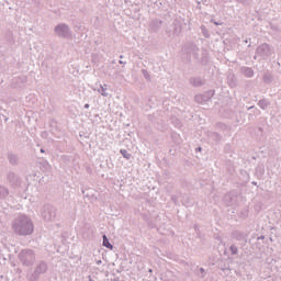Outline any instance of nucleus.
Returning <instances> with one entry per match:
<instances>
[{"label":"nucleus","mask_w":281,"mask_h":281,"mask_svg":"<svg viewBox=\"0 0 281 281\" xmlns=\"http://www.w3.org/2000/svg\"><path fill=\"white\" fill-rule=\"evenodd\" d=\"M193 50H192V54H196V52H199V48L196 47V45H193Z\"/></svg>","instance_id":"nucleus-19"},{"label":"nucleus","mask_w":281,"mask_h":281,"mask_svg":"<svg viewBox=\"0 0 281 281\" xmlns=\"http://www.w3.org/2000/svg\"><path fill=\"white\" fill-rule=\"evenodd\" d=\"M258 106H260V109H267L269 106V101L268 100H260L258 102Z\"/></svg>","instance_id":"nucleus-12"},{"label":"nucleus","mask_w":281,"mask_h":281,"mask_svg":"<svg viewBox=\"0 0 281 281\" xmlns=\"http://www.w3.org/2000/svg\"><path fill=\"white\" fill-rule=\"evenodd\" d=\"M47 271V263L45 262H40L38 266L35 269V272L37 273H45Z\"/></svg>","instance_id":"nucleus-8"},{"label":"nucleus","mask_w":281,"mask_h":281,"mask_svg":"<svg viewBox=\"0 0 281 281\" xmlns=\"http://www.w3.org/2000/svg\"><path fill=\"white\" fill-rule=\"evenodd\" d=\"M245 43H249V41L246 40Z\"/></svg>","instance_id":"nucleus-29"},{"label":"nucleus","mask_w":281,"mask_h":281,"mask_svg":"<svg viewBox=\"0 0 281 281\" xmlns=\"http://www.w3.org/2000/svg\"><path fill=\"white\" fill-rule=\"evenodd\" d=\"M215 23V25H220V23L218 22H214Z\"/></svg>","instance_id":"nucleus-25"},{"label":"nucleus","mask_w":281,"mask_h":281,"mask_svg":"<svg viewBox=\"0 0 281 281\" xmlns=\"http://www.w3.org/2000/svg\"><path fill=\"white\" fill-rule=\"evenodd\" d=\"M212 136L215 137V139L217 142H218V139H221V135H218L217 133H213Z\"/></svg>","instance_id":"nucleus-18"},{"label":"nucleus","mask_w":281,"mask_h":281,"mask_svg":"<svg viewBox=\"0 0 281 281\" xmlns=\"http://www.w3.org/2000/svg\"><path fill=\"white\" fill-rule=\"evenodd\" d=\"M213 97H214V92L210 90L204 94L195 95V102H198V104H203V102H207V100H211Z\"/></svg>","instance_id":"nucleus-5"},{"label":"nucleus","mask_w":281,"mask_h":281,"mask_svg":"<svg viewBox=\"0 0 281 281\" xmlns=\"http://www.w3.org/2000/svg\"><path fill=\"white\" fill-rule=\"evenodd\" d=\"M85 109H89V103H86V104H85Z\"/></svg>","instance_id":"nucleus-23"},{"label":"nucleus","mask_w":281,"mask_h":281,"mask_svg":"<svg viewBox=\"0 0 281 281\" xmlns=\"http://www.w3.org/2000/svg\"><path fill=\"white\" fill-rule=\"evenodd\" d=\"M202 32L206 38H210V33L205 30V26H202Z\"/></svg>","instance_id":"nucleus-17"},{"label":"nucleus","mask_w":281,"mask_h":281,"mask_svg":"<svg viewBox=\"0 0 281 281\" xmlns=\"http://www.w3.org/2000/svg\"><path fill=\"white\" fill-rule=\"evenodd\" d=\"M42 218L46 223H52L56 218V209L52 205H45L42 210Z\"/></svg>","instance_id":"nucleus-4"},{"label":"nucleus","mask_w":281,"mask_h":281,"mask_svg":"<svg viewBox=\"0 0 281 281\" xmlns=\"http://www.w3.org/2000/svg\"><path fill=\"white\" fill-rule=\"evenodd\" d=\"M200 272L202 273V278L204 277L203 273H205V269L200 268Z\"/></svg>","instance_id":"nucleus-21"},{"label":"nucleus","mask_w":281,"mask_h":281,"mask_svg":"<svg viewBox=\"0 0 281 281\" xmlns=\"http://www.w3.org/2000/svg\"><path fill=\"white\" fill-rule=\"evenodd\" d=\"M149 273H153V269H149Z\"/></svg>","instance_id":"nucleus-26"},{"label":"nucleus","mask_w":281,"mask_h":281,"mask_svg":"<svg viewBox=\"0 0 281 281\" xmlns=\"http://www.w3.org/2000/svg\"><path fill=\"white\" fill-rule=\"evenodd\" d=\"M121 155L125 158V159H131L132 155L126 150V149H121Z\"/></svg>","instance_id":"nucleus-13"},{"label":"nucleus","mask_w":281,"mask_h":281,"mask_svg":"<svg viewBox=\"0 0 281 281\" xmlns=\"http://www.w3.org/2000/svg\"><path fill=\"white\" fill-rule=\"evenodd\" d=\"M19 260L24 267H32L34 261L36 260V256L34 255V250L24 249L19 254Z\"/></svg>","instance_id":"nucleus-2"},{"label":"nucleus","mask_w":281,"mask_h":281,"mask_svg":"<svg viewBox=\"0 0 281 281\" xmlns=\"http://www.w3.org/2000/svg\"><path fill=\"white\" fill-rule=\"evenodd\" d=\"M241 74H244V76H246V78H252L254 77V69L249 68V67H243L240 69Z\"/></svg>","instance_id":"nucleus-7"},{"label":"nucleus","mask_w":281,"mask_h":281,"mask_svg":"<svg viewBox=\"0 0 281 281\" xmlns=\"http://www.w3.org/2000/svg\"><path fill=\"white\" fill-rule=\"evenodd\" d=\"M9 159H10L11 164H15L16 162V159H14V156H10Z\"/></svg>","instance_id":"nucleus-20"},{"label":"nucleus","mask_w":281,"mask_h":281,"mask_svg":"<svg viewBox=\"0 0 281 281\" xmlns=\"http://www.w3.org/2000/svg\"><path fill=\"white\" fill-rule=\"evenodd\" d=\"M142 74H143L145 80H150V74L148 72V70L144 69V70L142 71Z\"/></svg>","instance_id":"nucleus-14"},{"label":"nucleus","mask_w":281,"mask_h":281,"mask_svg":"<svg viewBox=\"0 0 281 281\" xmlns=\"http://www.w3.org/2000/svg\"><path fill=\"white\" fill-rule=\"evenodd\" d=\"M98 93H100L103 98H109V92L106 91V85H100L98 89Z\"/></svg>","instance_id":"nucleus-10"},{"label":"nucleus","mask_w":281,"mask_h":281,"mask_svg":"<svg viewBox=\"0 0 281 281\" xmlns=\"http://www.w3.org/2000/svg\"><path fill=\"white\" fill-rule=\"evenodd\" d=\"M0 194L1 196H8V189H5L4 187H0Z\"/></svg>","instance_id":"nucleus-15"},{"label":"nucleus","mask_w":281,"mask_h":281,"mask_svg":"<svg viewBox=\"0 0 281 281\" xmlns=\"http://www.w3.org/2000/svg\"><path fill=\"white\" fill-rule=\"evenodd\" d=\"M229 249H231V251H232L233 255L238 254V247L232 245V246L229 247Z\"/></svg>","instance_id":"nucleus-16"},{"label":"nucleus","mask_w":281,"mask_h":281,"mask_svg":"<svg viewBox=\"0 0 281 281\" xmlns=\"http://www.w3.org/2000/svg\"><path fill=\"white\" fill-rule=\"evenodd\" d=\"M54 32L58 38H69L71 36V29L66 23L57 24Z\"/></svg>","instance_id":"nucleus-3"},{"label":"nucleus","mask_w":281,"mask_h":281,"mask_svg":"<svg viewBox=\"0 0 281 281\" xmlns=\"http://www.w3.org/2000/svg\"><path fill=\"white\" fill-rule=\"evenodd\" d=\"M97 265H102V260H97Z\"/></svg>","instance_id":"nucleus-22"},{"label":"nucleus","mask_w":281,"mask_h":281,"mask_svg":"<svg viewBox=\"0 0 281 281\" xmlns=\"http://www.w3.org/2000/svg\"><path fill=\"white\" fill-rule=\"evenodd\" d=\"M198 150H201V147H199Z\"/></svg>","instance_id":"nucleus-30"},{"label":"nucleus","mask_w":281,"mask_h":281,"mask_svg":"<svg viewBox=\"0 0 281 281\" xmlns=\"http://www.w3.org/2000/svg\"><path fill=\"white\" fill-rule=\"evenodd\" d=\"M119 63H120V65H124V61H122V60H120Z\"/></svg>","instance_id":"nucleus-24"},{"label":"nucleus","mask_w":281,"mask_h":281,"mask_svg":"<svg viewBox=\"0 0 281 281\" xmlns=\"http://www.w3.org/2000/svg\"><path fill=\"white\" fill-rule=\"evenodd\" d=\"M103 247H106L108 249H113V245H111L106 235H103Z\"/></svg>","instance_id":"nucleus-11"},{"label":"nucleus","mask_w":281,"mask_h":281,"mask_svg":"<svg viewBox=\"0 0 281 281\" xmlns=\"http://www.w3.org/2000/svg\"><path fill=\"white\" fill-rule=\"evenodd\" d=\"M259 56H271V47L268 44H262L257 48Z\"/></svg>","instance_id":"nucleus-6"},{"label":"nucleus","mask_w":281,"mask_h":281,"mask_svg":"<svg viewBox=\"0 0 281 281\" xmlns=\"http://www.w3.org/2000/svg\"><path fill=\"white\" fill-rule=\"evenodd\" d=\"M190 83H191L193 87H201V86H203V79H201L200 77L191 78V79H190Z\"/></svg>","instance_id":"nucleus-9"},{"label":"nucleus","mask_w":281,"mask_h":281,"mask_svg":"<svg viewBox=\"0 0 281 281\" xmlns=\"http://www.w3.org/2000/svg\"><path fill=\"white\" fill-rule=\"evenodd\" d=\"M249 110L254 109V106L248 108Z\"/></svg>","instance_id":"nucleus-28"},{"label":"nucleus","mask_w":281,"mask_h":281,"mask_svg":"<svg viewBox=\"0 0 281 281\" xmlns=\"http://www.w3.org/2000/svg\"><path fill=\"white\" fill-rule=\"evenodd\" d=\"M120 58H124V55H121Z\"/></svg>","instance_id":"nucleus-27"},{"label":"nucleus","mask_w":281,"mask_h":281,"mask_svg":"<svg viewBox=\"0 0 281 281\" xmlns=\"http://www.w3.org/2000/svg\"><path fill=\"white\" fill-rule=\"evenodd\" d=\"M12 229L18 236H30L34 233V223L30 217L20 215L13 221Z\"/></svg>","instance_id":"nucleus-1"}]
</instances>
